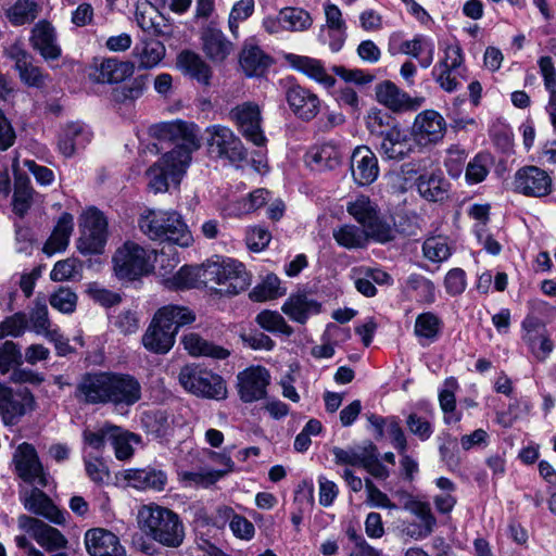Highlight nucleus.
I'll list each match as a JSON object with an SVG mask.
<instances>
[{
  "label": "nucleus",
  "instance_id": "ea45409f",
  "mask_svg": "<svg viewBox=\"0 0 556 556\" xmlns=\"http://www.w3.org/2000/svg\"><path fill=\"white\" fill-rule=\"evenodd\" d=\"M74 228V218L70 213H63L50 238L43 245V252L51 256L54 253L64 251L70 242V237Z\"/></svg>",
  "mask_w": 556,
  "mask_h": 556
},
{
  "label": "nucleus",
  "instance_id": "4d7b16f0",
  "mask_svg": "<svg viewBox=\"0 0 556 556\" xmlns=\"http://www.w3.org/2000/svg\"><path fill=\"white\" fill-rule=\"evenodd\" d=\"M492 157L488 153L477 154L467 165L465 178L467 184L476 185L482 182L491 168Z\"/></svg>",
  "mask_w": 556,
  "mask_h": 556
},
{
  "label": "nucleus",
  "instance_id": "49530a36",
  "mask_svg": "<svg viewBox=\"0 0 556 556\" xmlns=\"http://www.w3.org/2000/svg\"><path fill=\"white\" fill-rule=\"evenodd\" d=\"M333 238L340 247L353 250L366 247L371 235L365 228L361 229L355 225H343L333 230Z\"/></svg>",
  "mask_w": 556,
  "mask_h": 556
},
{
  "label": "nucleus",
  "instance_id": "4be33fe9",
  "mask_svg": "<svg viewBox=\"0 0 556 556\" xmlns=\"http://www.w3.org/2000/svg\"><path fill=\"white\" fill-rule=\"evenodd\" d=\"M20 526L48 552L63 549L67 545V540L58 529L39 519L23 516L20 518Z\"/></svg>",
  "mask_w": 556,
  "mask_h": 556
},
{
  "label": "nucleus",
  "instance_id": "e433bc0d",
  "mask_svg": "<svg viewBox=\"0 0 556 556\" xmlns=\"http://www.w3.org/2000/svg\"><path fill=\"white\" fill-rule=\"evenodd\" d=\"M404 509L415 515L421 522L418 527V531L409 532V534L416 539H422L430 535L437 525V519L431 511L430 504L414 498L412 495H406L404 503Z\"/></svg>",
  "mask_w": 556,
  "mask_h": 556
},
{
  "label": "nucleus",
  "instance_id": "680f3d73",
  "mask_svg": "<svg viewBox=\"0 0 556 556\" xmlns=\"http://www.w3.org/2000/svg\"><path fill=\"white\" fill-rule=\"evenodd\" d=\"M225 476V471H216L213 469H201L197 471H181L179 479L187 486L201 485L210 486Z\"/></svg>",
  "mask_w": 556,
  "mask_h": 556
},
{
  "label": "nucleus",
  "instance_id": "58836bf2",
  "mask_svg": "<svg viewBox=\"0 0 556 556\" xmlns=\"http://www.w3.org/2000/svg\"><path fill=\"white\" fill-rule=\"evenodd\" d=\"M401 51L418 60L422 68H428L433 62L435 46L430 37L416 35L413 39L401 45Z\"/></svg>",
  "mask_w": 556,
  "mask_h": 556
},
{
  "label": "nucleus",
  "instance_id": "a18cd8bd",
  "mask_svg": "<svg viewBox=\"0 0 556 556\" xmlns=\"http://www.w3.org/2000/svg\"><path fill=\"white\" fill-rule=\"evenodd\" d=\"M178 65L199 83L208 85L211 68L199 54L191 51H182L178 55Z\"/></svg>",
  "mask_w": 556,
  "mask_h": 556
},
{
  "label": "nucleus",
  "instance_id": "5701e85b",
  "mask_svg": "<svg viewBox=\"0 0 556 556\" xmlns=\"http://www.w3.org/2000/svg\"><path fill=\"white\" fill-rule=\"evenodd\" d=\"M110 372L83 376L76 388V397L87 404H109Z\"/></svg>",
  "mask_w": 556,
  "mask_h": 556
},
{
  "label": "nucleus",
  "instance_id": "7ed1b4c3",
  "mask_svg": "<svg viewBox=\"0 0 556 556\" xmlns=\"http://www.w3.org/2000/svg\"><path fill=\"white\" fill-rule=\"evenodd\" d=\"M139 229L151 240L188 248L193 237L182 215L175 210L147 208L139 217Z\"/></svg>",
  "mask_w": 556,
  "mask_h": 556
},
{
  "label": "nucleus",
  "instance_id": "c85d7f7f",
  "mask_svg": "<svg viewBox=\"0 0 556 556\" xmlns=\"http://www.w3.org/2000/svg\"><path fill=\"white\" fill-rule=\"evenodd\" d=\"M286 101L293 114L303 121L313 119L320 109L319 98L299 85L290 86L287 89Z\"/></svg>",
  "mask_w": 556,
  "mask_h": 556
},
{
  "label": "nucleus",
  "instance_id": "72a5a7b5",
  "mask_svg": "<svg viewBox=\"0 0 556 556\" xmlns=\"http://www.w3.org/2000/svg\"><path fill=\"white\" fill-rule=\"evenodd\" d=\"M92 132L89 127L80 123L67 124L59 139L60 152L70 157L91 141Z\"/></svg>",
  "mask_w": 556,
  "mask_h": 556
},
{
  "label": "nucleus",
  "instance_id": "0eeeda50",
  "mask_svg": "<svg viewBox=\"0 0 556 556\" xmlns=\"http://www.w3.org/2000/svg\"><path fill=\"white\" fill-rule=\"evenodd\" d=\"M178 378L182 388L195 396L217 401L227 396L225 380L201 366L193 364L184 366Z\"/></svg>",
  "mask_w": 556,
  "mask_h": 556
},
{
  "label": "nucleus",
  "instance_id": "9b49d317",
  "mask_svg": "<svg viewBox=\"0 0 556 556\" xmlns=\"http://www.w3.org/2000/svg\"><path fill=\"white\" fill-rule=\"evenodd\" d=\"M205 140L208 153L232 163L245 159V149L233 131L222 125H213L205 129Z\"/></svg>",
  "mask_w": 556,
  "mask_h": 556
},
{
  "label": "nucleus",
  "instance_id": "a19ab883",
  "mask_svg": "<svg viewBox=\"0 0 556 556\" xmlns=\"http://www.w3.org/2000/svg\"><path fill=\"white\" fill-rule=\"evenodd\" d=\"M271 63V59L254 45H247L240 54V65L247 76H262Z\"/></svg>",
  "mask_w": 556,
  "mask_h": 556
},
{
  "label": "nucleus",
  "instance_id": "8fccbe9b",
  "mask_svg": "<svg viewBox=\"0 0 556 556\" xmlns=\"http://www.w3.org/2000/svg\"><path fill=\"white\" fill-rule=\"evenodd\" d=\"M40 12V7L33 0H17L7 12L13 25H24L33 22Z\"/></svg>",
  "mask_w": 556,
  "mask_h": 556
},
{
  "label": "nucleus",
  "instance_id": "cd10ccee",
  "mask_svg": "<svg viewBox=\"0 0 556 556\" xmlns=\"http://www.w3.org/2000/svg\"><path fill=\"white\" fill-rule=\"evenodd\" d=\"M21 500L28 511L42 516L55 525L65 523L67 514L60 510L40 489L33 488L21 493Z\"/></svg>",
  "mask_w": 556,
  "mask_h": 556
},
{
  "label": "nucleus",
  "instance_id": "3c124183",
  "mask_svg": "<svg viewBox=\"0 0 556 556\" xmlns=\"http://www.w3.org/2000/svg\"><path fill=\"white\" fill-rule=\"evenodd\" d=\"M204 263L201 266H182L172 278L173 287L177 289H190L204 287Z\"/></svg>",
  "mask_w": 556,
  "mask_h": 556
},
{
  "label": "nucleus",
  "instance_id": "79ce46f5",
  "mask_svg": "<svg viewBox=\"0 0 556 556\" xmlns=\"http://www.w3.org/2000/svg\"><path fill=\"white\" fill-rule=\"evenodd\" d=\"M182 344L185 350L192 356H206L215 359H225L230 354L227 349L215 345L193 332L184 336Z\"/></svg>",
  "mask_w": 556,
  "mask_h": 556
},
{
  "label": "nucleus",
  "instance_id": "c756f323",
  "mask_svg": "<svg viewBox=\"0 0 556 556\" xmlns=\"http://www.w3.org/2000/svg\"><path fill=\"white\" fill-rule=\"evenodd\" d=\"M31 47L46 60L61 58L62 49L58 42L55 28L47 21H39L31 29Z\"/></svg>",
  "mask_w": 556,
  "mask_h": 556
},
{
  "label": "nucleus",
  "instance_id": "603ef678",
  "mask_svg": "<svg viewBox=\"0 0 556 556\" xmlns=\"http://www.w3.org/2000/svg\"><path fill=\"white\" fill-rule=\"evenodd\" d=\"M407 290L415 292L419 302L432 304L435 301V286L427 277L412 274L406 280Z\"/></svg>",
  "mask_w": 556,
  "mask_h": 556
},
{
  "label": "nucleus",
  "instance_id": "4468645a",
  "mask_svg": "<svg viewBox=\"0 0 556 556\" xmlns=\"http://www.w3.org/2000/svg\"><path fill=\"white\" fill-rule=\"evenodd\" d=\"M417 148L410 132L400 126H393L381 134L377 150L382 159L399 162L409 157Z\"/></svg>",
  "mask_w": 556,
  "mask_h": 556
},
{
  "label": "nucleus",
  "instance_id": "774afa93",
  "mask_svg": "<svg viewBox=\"0 0 556 556\" xmlns=\"http://www.w3.org/2000/svg\"><path fill=\"white\" fill-rule=\"evenodd\" d=\"M77 295L70 288L61 287L50 296V305L64 314H71L75 311Z\"/></svg>",
  "mask_w": 556,
  "mask_h": 556
},
{
  "label": "nucleus",
  "instance_id": "052dcab7",
  "mask_svg": "<svg viewBox=\"0 0 556 556\" xmlns=\"http://www.w3.org/2000/svg\"><path fill=\"white\" fill-rule=\"evenodd\" d=\"M81 262L75 257H70L54 264L50 278L53 281L75 280L81 276Z\"/></svg>",
  "mask_w": 556,
  "mask_h": 556
},
{
  "label": "nucleus",
  "instance_id": "aec40b11",
  "mask_svg": "<svg viewBox=\"0 0 556 556\" xmlns=\"http://www.w3.org/2000/svg\"><path fill=\"white\" fill-rule=\"evenodd\" d=\"M109 404L129 407L141 399V384L131 375L110 372Z\"/></svg>",
  "mask_w": 556,
  "mask_h": 556
},
{
  "label": "nucleus",
  "instance_id": "de8ad7c7",
  "mask_svg": "<svg viewBox=\"0 0 556 556\" xmlns=\"http://www.w3.org/2000/svg\"><path fill=\"white\" fill-rule=\"evenodd\" d=\"M340 160V152L333 146L324 144L308 152L306 162L315 170H325L339 166Z\"/></svg>",
  "mask_w": 556,
  "mask_h": 556
},
{
  "label": "nucleus",
  "instance_id": "ddd939ff",
  "mask_svg": "<svg viewBox=\"0 0 556 556\" xmlns=\"http://www.w3.org/2000/svg\"><path fill=\"white\" fill-rule=\"evenodd\" d=\"M16 475L27 483H36L46 488L49 483L48 473L38 457L36 448L29 443L20 444L12 458Z\"/></svg>",
  "mask_w": 556,
  "mask_h": 556
},
{
  "label": "nucleus",
  "instance_id": "bf43d9fd",
  "mask_svg": "<svg viewBox=\"0 0 556 556\" xmlns=\"http://www.w3.org/2000/svg\"><path fill=\"white\" fill-rule=\"evenodd\" d=\"M256 323L261 328L269 332H279L290 336L293 332L291 326L287 324L282 315L276 311H262L256 316Z\"/></svg>",
  "mask_w": 556,
  "mask_h": 556
},
{
  "label": "nucleus",
  "instance_id": "13d9d810",
  "mask_svg": "<svg viewBox=\"0 0 556 556\" xmlns=\"http://www.w3.org/2000/svg\"><path fill=\"white\" fill-rule=\"evenodd\" d=\"M254 0H239L232 5L228 16L229 31L235 38L239 37V25L254 13Z\"/></svg>",
  "mask_w": 556,
  "mask_h": 556
},
{
  "label": "nucleus",
  "instance_id": "864d4df0",
  "mask_svg": "<svg viewBox=\"0 0 556 556\" xmlns=\"http://www.w3.org/2000/svg\"><path fill=\"white\" fill-rule=\"evenodd\" d=\"M285 289L280 287V279L276 275H267L266 278L255 286L250 292V298L256 302H265L283 295Z\"/></svg>",
  "mask_w": 556,
  "mask_h": 556
},
{
  "label": "nucleus",
  "instance_id": "69168bd1",
  "mask_svg": "<svg viewBox=\"0 0 556 556\" xmlns=\"http://www.w3.org/2000/svg\"><path fill=\"white\" fill-rule=\"evenodd\" d=\"M84 464L87 476L96 483H104L110 478V471L103 459L98 454L84 455Z\"/></svg>",
  "mask_w": 556,
  "mask_h": 556
},
{
  "label": "nucleus",
  "instance_id": "2eb2a0df",
  "mask_svg": "<svg viewBox=\"0 0 556 556\" xmlns=\"http://www.w3.org/2000/svg\"><path fill=\"white\" fill-rule=\"evenodd\" d=\"M242 136L255 146H264L266 137L262 129V115L260 106L254 102H244L235 106L230 113Z\"/></svg>",
  "mask_w": 556,
  "mask_h": 556
},
{
  "label": "nucleus",
  "instance_id": "dca6fc26",
  "mask_svg": "<svg viewBox=\"0 0 556 556\" xmlns=\"http://www.w3.org/2000/svg\"><path fill=\"white\" fill-rule=\"evenodd\" d=\"M445 131L444 117L434 110H425L416 115L410 134L420 148L438 143L443 139Z\"/></svg>",
  "mask_w": 556,
  "mask_h": 556
},
{
  "label": "nucleus",
  "instance_id": "a878e982",
  "mask_svg": "<svg viewBox=\"0 0 556 556\" xmlns=\"http://www.w3.org/2000/svg\"><path fill=\"white\" fill-rule=\"evenodd\" d=\"M352 176L359 186L372 184L379 175L376 154L366 146H358L351 156Z\"/></svg>",
  "mask_w": 556,
  "mask_h": 556
},
{
  "label": "nucleus",
  "instance_id": "f704fd0d",
  "mask_svg": "<svg viewBox=\"0 0 556 556\" xmlns=\"http://www.w3.org/2000/svg\"><path fill=\"white\" fill-rule=\"evenodd\" d=\"M123 478L129 486L137 490L162 491L167 482L166 473L153 468L126 469Z\"/></svg>",
  "mask_w": 556,
  "mask_h": 556
},
{
  "label": "nucleus",
  "instance_id": "f03ea898",
  "mask_svg": "<svg viewBox=\"0 0 556 556\" xmlns=\"http://www.w3.org/2000/svg\"><path fill=\"white\" fill-rule=\"evenodd\" d=\"M195 320V316L185 306L167 305L154 315L142 337L143 346L156 354H166L175 343V336L185 325Z\"/></svg>",
  "mask_w": 556,
  "mask_h": 556
},
{
  "label": "nucleus",
  "instance_id": "20e7f679",
  "mask_svg": "<svg viewBox=\"0 0 556 556\" xmlns=\"http://www.w3.org/2000/svg\"><path fill=\"white\" fill-rule=\"evenodd\" d=\"M204 287L220 295H237L251 285L245 266L233 258L216 256L204 263Z\"/></svg>",
  "mask_w": 556,
  "mask_h": 556
},
{
  "label": "nucleus",
  "instance_id": "6ab92c4d",
  "mask_svg": "<svg viewBox=\"0 0 556 556\" xmlns=\"http://www.w3.org/2000/svg\"><path fill=\"white\" fill-rule=\"evenodd\" d=\"M238 393L244 403L264 399L270 382V374L263 366H250L237 376Z\"/></svg>",
  "mask_w": 556,
  "mask_h": 556
},
{
  "label": "nucleus",
  "instance_id": "393cba45",
  "mask_svg": "<svg viewBox=\"0 0 556 556\" xmlns=\"http://www.w3.org/2000/svg\"><path fill=\"white\" fill-rule=\"evenodd\" d=\"M135 18L140 29L151 36L169 37L172 25L168 20L149 1L138 2Z\"/></svg>",
  "mask_w": 556,
  "mask_h": 556
},
{
  "label": "nucleus",
  "instance_id": "f3484780",
  "mask_svg": "<svg viewBox=\"0 0 556 556\" xmlns=\"http://www.w3.org/2000/svg\"><path fill=\"white\" fill-rule=\"evenodd\" d=\"M513 189L526 197H545L552 192V177L538 166H523L515 173Z\"/></svg>",
  "mask_w": 556,
  "mask_h": 556
},
{
  "label": "nucleus",
  "instance_id": "b1692460",
  "mask_svg": "<svg viewBox=\"0 0 556 556\" xmlns=\"http://www.w3.org/2000/svg\"><path fill=\"white\" fill-rule=\"evenodd\" d=\"M375 91L377 101L393 112L417 110L424 103V98H412L390 80L378 84Z\"/></svg>",
  "mask_w": 556,
  "mask_h": 556
},
{
  "label": "nucleus",
  "instance_id": "7c9ffc66",
  "mask_svg": "<svg viewBox=\"0 0 556 556\" xmlns=\"http://www.w3.org/2000/svg\"><path fill=\"white\" fill-rule=\"evenodd\" d=\"M283 59L290 67L303 73L326 88L334 86L336 79L327 73L325 66L319 60L294 53H286Z\"/></svg>",
  "mask_w": 556,
  "mask_h": 556
},
{
  "label": "nucleus",
  "instance_id": "39448f33",
  "mask_svg": "<svg viewBox=\"0 0 556 556\" xmlns=\"http://www.w3.org/2000/svg\"><path fill=\"white\" fill-rule=\"evenodd\" d=\"M191 161L188 148L177 146L165 153L147 172L149 187L155 192H165L169 182L179 184Z\"/></svg>",
  "mask_w": 556,
  "mask_h": 556
},
{
  "label": "nucleus",
  "instance_id": "6e6552de",
  "mask_svg": "<svg viewBox=\"0 0 556 556\" xmlns=\"http://www.w3.org/2000/svg\"><path fill=\"white\" fill-rule=\"evenodd\" d=\"M108 241V220L97 208H89L79 218V238L76 242L83 255L102 254Z\"/></svg>",
  "mask_w": 556,
  "mask_h": 556
},
{
  "label": "nucleus",
  "instance_id": "473e14b6",
  "mask_svg": "<svg viewBox=\"0 0 556 556\" xmlns=\"http://www.w3.org/2000/svg\"><path fill=\"white\" fill-rule=\"evenodd\" d=\"M202 48L205 55L215 63H222L233 51V45L225 34L215 27L208 26L201 35Z\"/></svg>",
  "mask_w": 556,
  "mask_h": 556
},
{
  "label": "nucleus",
  "instance_id": "4c0bfd02",
  "mask_svg": "<svg viewBox=\"0 0 556 556\" xmlns=\"http://www.w3.org/2000/svg\"><path fill=\"white\" fill-rule=\"evenodd\" d=\"M419 194L432 202L443 201L447 197L450 185L441 173L421 174L416 181Z\"/></svg>",
  "mask_w": 556,
  "mask_h": 556
},
{
  "label": "nucleus",
  "instance_id": "f257e3e1",
  "mask_svg": "<svg viewBox=\"0 0 556 556\" xmlns=\"http://www.w3.org/2000/svg\"><path fill=\"white\" fill-rule=\"evenodd\" d=\"M140 530L159 544L179 547L185 540V526L180 517L169 508L154 503L143 505L137 515Z\"/></svg>",
  "mask_w": 556,
  "mask_h": 556
},
{
  "label": "nucleus",
  "instance_id": "f8f14e48",
  "mask_svg": "<svg viewBox=\"0 0 556 556\" xmlns=\"http://www.w3.org/2000/svg\"><path fill=\"white\" fill-rule=\"evenodd\" d=\"M465 61L464 52L457 41L446 43L443 56L432 70L434 80L446 92H454L460 87V81L455 75Z\"/></svg>",
  "mask_w": 556,
  "mask_h": 556
},
{
  "label": "nucleus",
  "instance_id": "2f4dec72",
  "mask_svg": "<svg viewBox=\"0 0 556 556\" xmlns=\"http://www.w3.org/2000/svg\"><path fill=\"white\" fill-rule=\"evenodd\" d=\"M320 303L305 292H296L289 295L281 306V311L292 320L304 324L320 312Z\"/></svg>",
  "mask_w": 556,
  "mask_h": 556
},
{
  "label": "nucleus",
  "instance_id": "1a4fd4ad",
  "mask_svg": "<svg viewBox=\"0 0 556 556\" xmlns=\"http://www.w3.org/2000/svg\"><path fill=\"white\" fill-rule=\"evenodd\" d=\"M35 397L27 388L13 389L0 382V417L4 426L17 425L35 409Z\"/></svg>",
  "mask_w": 556,
  "mask_h": 556
},
{
  "label": "nucleus",
  "instance_id": "0e129e2a",
  "mask_svg": "<svg viewBox=\"0 0 556 556\" xmlns=\"http://www.w3.org/2000/svg\"><path fill=\"white\" fill-rule=\"evenodd\" d=\"M424 256L434 263L446 261L451 256V249L445 238H428L422 244Z\"/></svg>",
  "mask_w": 556,
  "mask_h": 556
},
{
  "label": "nucleus",
  "instance_id": "bb28decb",
  "mask_svg": "<svg viewBox=\"0 0 556 556\" xmlns=\"http://www.w3.org/2000/svg\"><path fill=\"white\" fill-rule=\"evenodd\" d=\"M85 545L90 556H126L119 539L105 529L88 530L85 534Z\"/></svg>",
  "mask_w": 556,
  "mask_h": 556
},
{
  "label": "nucleus",
  "instance_id": "c03bdc74",
  "mask_svg": "<svg viewBox=\"0 0 556 556\" xmlns=\"http://www.w3.org/2000/svg\"><path fill=\"white\" fill-rule=\"evenodd\" d=\"M441 329L442 320L432 312L421 313L416 317L414 333L424 346L433 343Z\"/></svg>",
  "mask_w": 556,
  "mask_h": 556
},
{
  "label": "nucleus",
  "instance_id": "5fc2aeb1",
  "mask_svg": "<svg viewBox=\"0 0 556 556\" xmlns=\"http://www.w3.org/2000/svg\"><path fill=\"white\" fill-rule=\"evenodd\" d=\"M142 422L147 431L156 438H165L172 432V419L166 412H148L142 417Z\"/></svg>",
  "mask_w": 556,
  "mask_h": 556
},
{
  "label": "nucleus",
  "instance_id": "6e6d98bb",
  "mask_svg": "<svg viewBox=\"0 0 556 556\" xmlns=\"http://www.w3.org/2000/svg\"><path fill=\"white\" fill-rule=\"evenodd\" d=\"M281 20L286 30L304 31L312 26L313 18L309 13L301 8H283L281 9Z\"/></svg>",
  "mask_w": 556,
  "mask_h": 556
},
{
  "label": "nucleus",
  "instance_id": "423d86ee",
  "mask_svg": "<svg viewBox=\"0 0 556 556\" xmlns=\"http://www.w3.org/2000/svg\"><path fill=\"white\" fill-rule=\"evenodd\" d=\"M156 253L127 241L113 256L114 270L118 278L134 280L150 274L154 268Z\"/></svg>",
  "mask_w": 556,
  "mask_h": 556
},
{
  "label": "nucleus",
  "instance_id": "412c9836",
  "mask_svg": "<svg viewBox=\"0 0 556 556\" xmlns=\"http://www.w3.org/2000/svg\"><path fill=\"white\" fill-rule=\"evenodd\" d=\"M90 68V78L99 84H117L132 76L135 72L132 62L116 58L94 59Z\"/></svg>",
  "mask_w": 556,
  "mask_h": 556
},
{
  "label": "nucleus",
  "instance_id": "09e8293b",
  "mask_svg": "<svg viewBox=\"0 0 556 556\" xmlns=\"http://www.w3.org/2000/svg\"><path fill=\"white\" fill-rule=\"evenodd\" d=\"M113 431H117V426L105 422L92 429L87 428L83 432L85 448H91L97 454L101 453L105 443L111 442Z\"/></svg>",
  "mask_w": 556,
  "mask_h": 556
},
{
  "label": "nucleus",
  "instance_id": "9d476101",
  "mask_svg": "<svg viewBox=\"0 0 556 556\" xmlns=\"http://www.w3.org/2000/svg\"><path fill=\"white\" fill-rule=\"evenodd\" d=\"M346 210L376 241L383 243L393 239V229L379 218L377 205L369 198L357 197Z\"/></svg>",
  "mask_w": 556,
  "mask_h": 556
},
{
  "label": "nucleus",
  "instance_id": "338daca9",
  "mask_svg": "<svg viewBox=\"0 0 556 556\" xmlns=\"http://www.w3.org/2000/svg\"><path fill=\"white\" fill-rule=\"evenodd\" d=\"M137 441V437L134 433L123 430L117 427V431H113L111 444L114 447L115 456L119 460L128 459L134 454V448L130 442Z\"/></svg>",
  "mask_w": 556,
  "mask_h": 556
},
{
  "label": "nucleus",
  "instance_id": "a211bd4d",
  "mask_svg": "<svg viewBox=\"0 0 556 556\" xmlns=\"http://www.w3.org/2000/svg\"><path fill=\"white\" fill-rule=\"evenodd\" d=\"M522 341L527 344L531 354L540 362H544L554 350V343L549 337L545 324L535 316H527L522 324Z\"/></svg>",
  "mask_w": 556,
  "mask_h": 556
},
{
  "label": "nucleus",
  "instance_id": "37998d69",
  "mask_svg": "<svg viewBox=\"0 0 556 556\" xmlns=\"http://www.w3.org/2000/svg\"><path fill=\"white\" fill-rule=\"evenodd\" d=\"M18 161L15 159L13 162L14 172V194H13V208L18 215H24L30 207L33 199V188L29 178L18 172Z\"/></svg>",
  "mask_w": 556,
  "mask_h": 556
},
{
  "label": "nucleus",
  "instance_id": "e2e57ef3",
  "mask_svg": "<svg viewBox=\"0 0 556 556\" xmlns=\"http://www.w3.org/2000/svg\"><path fill=\"white\" fill-rule=\"evenodd\" d=\"M368 450L369 444L366 446H356L348 448L334 446L331 448V454L333 455L334 463L337 465L362 467Z\"/></svg>",
  "mask_w": 556,
  "mask_h": 556
},
{
  "label": "nucleus",
  "instance_id": "c9c22d12",
  "mask_svg": "<svg viewBox=\"0 0 556 556\" xmlns=\"http://www.w3.org/2000/svg\"><path fill=\"white\" fill-rule=\"evenodd\" d=\"M165 46L156 39L141 38L135 46L132 55L140 68L155 67L165 56Z\"/></svg>",
  "mask_w": 556,
  "mask_h": 556
}]
</instances>
